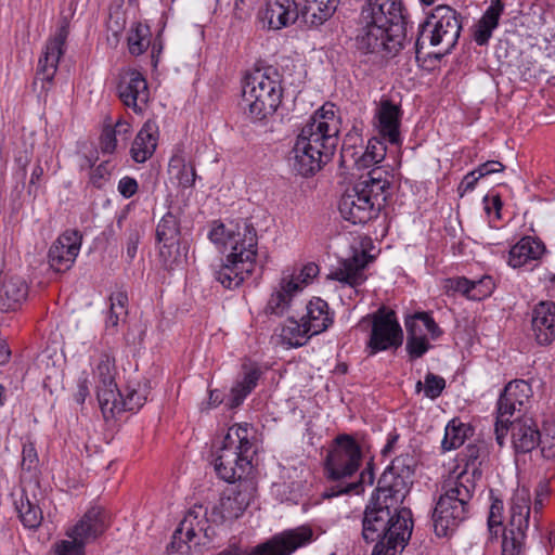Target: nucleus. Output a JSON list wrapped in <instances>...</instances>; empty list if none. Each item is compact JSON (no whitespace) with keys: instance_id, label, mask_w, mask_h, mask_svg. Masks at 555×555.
<instances>
[{"instance_id":"864d4df0","label":"nucleus","mask_w":555,"mask_h":555,"mask_svg":"<svg viewBox=\"0 0 555 555\" xmlns=\"http://www.w3.org/2000/svg\"><path fill=\"white\" fill-rule=\"evenodd\" d=\"M284 274L293 276L295 282L300 284L301 291L305 285L309 284L319 274V267L314 262H309L300 269L298 274L289 273L288 271H284Z\"/></svg>"},{"instance_id":"5fc2aeb1","label":"nucleus","mask_w":555,"mask_h":555,"mask_svg":"<svg viewBox=\"0 0 555 555\" xmlns=\"http://www.w3.org/2000/svg\"><path fill=\"white\" fill-rule=\"evenodd\" d=\"M143 233V228L140 224H134L128 233L126 251L129 260H132L138 251V245L140 243Z\"/></svg>"},{"instance_id":"79ce46f5","label":"nucleus","mask_w":555,"mask_h":555,"mask_svg":"<svg viewBox=\"0 0 555 555\" xmlns=\"http://www.w3.org/2000/svg\"><path fill=\"white\" fill-rule=\"evenodd\" d=\"M150 27L142 23L132 26L128 35V48L132 55H140L146 51L151 43Z\"/></svg>"},{"instance_id":"603ef678","label":"nucleus","mask_w":555,"mask_h":555,"mask_svg":"<svg viewBox=\"0 0 555 555\" xmlns=\"http://www.w3.org/2000/svg\"><path fill=\"white\" fill-rule=\"evenodd\" d=\"M447 294H462L469 299V294H472V281L464 278H450L444 281L443 285Z\"/></svg>"},{"instance_id":"6e6552de","label":"nucleus","mask_w":555,"mask_h":555,"mask_svg":"<svg viewBox=\"0 0 555 555\" xmlns=\"http://www.w3.org/2000/svg\"><path fill=\"white\" fill-rule=\"evenodd\" d=\"M251 447L247 425L230 427L215 459L217 475L227 482L241 480L251 465Z\"/></svg>"},{"instance_id":"13d9d810","label":"nucleus","mask_w":555,"mask_h":555,"mask_svg":"<svg viewBox=\"0 0 555 555\" xmlns=\"http://www.w3.org/2000/svg\"><path fill=\"white\" fill-rule=\"evenodd\" d=\"M257 0H235L234 16L237 20L244 21L248 18L254 10Z\"/></svg>"},{"instance_id":"052dcab7","label":"nucleus","mask_w":555,"mask_h":555,"mask_svg":"<svg viewBox=\"0 0 555 555\" xmlns=\"http://www.w3.org/2000/svg\"><path fill=\"white\" fill-rule=\"evenodd\" d=\"M38 462L37 452L33 444L24 446L22 452V468L30 472Z\"/></svg>"},{"instance_id":"39448f33","label":"nucleus","mask_w":555,"mask_h":555,"mask_svg":"<svg viewBox=\"0 0 555 555\" xmlns=\"http://www.w3.org/2000/svg\"><path fill=\"white\" fill-rule=\"evenodd\" d=\"M225 251H229L225 261L215 272V278L223 287L232 289L238 287L248 278L256 263L257 232L247 221L237 223L235 230L228 231L222 242Z\"/></svg>"},{"instance_id":"bf43d9fd","label":"nucleus","mask_w":555,"mask_h":555,"mask_svg":"<svg viewBox=\"0 0 555 555\" xmlns=\"http://www.w3.org/2000/svg\"><path fill=\"white\" fill-rule=\"evenodd\" d=\"M261 372L258 367H251L247 370L242 379L237 380L242 387H244L249 393L257 386V383L260 378Z\"/></svg>"},{"instance_id":"a19ab883","label":"nucleus","mask_w":555,"mask_h":555,"mask_svg":"<svg viewBox=\"0 0 555 555\" xmlns=\"http://www.w3.org/2000/svg\"><path fill=\"white\" fill-rule=\"evenodd\" d=\"M109 310L105 321L106 330H115L119 321L126 318L128 296L124 292H117L109 297Z\"/></svg>"},{"instance_id":"dca6fc26","label":"nucleus","mask_w":555,"mask_h":555,"mask_svg":"<svg viewBox=\"0 0 555 555\" xmlns=\"http://www.w3.org/2000/svg\"><path fill=\"white\" fill-rule=\"evenodd\" d=\"M181 227L178 214L168 211L156 227V240L162 243L159 256L167 267L179 264L186 257V246L180 241Z\"/></svg>"},{"instance_id":"2f4dec72","label":"nucleus","mask_w":555,"mask_h":555,"mask_svg":"<svg viewBox=\"0 0 555 555\" xmlns=\"http://www.w3.org/2000/svg\"><path fill=\"white\" fill-rule=\"evenodd\" d=\"M306 310L300 321L305 322L313 336L325 332L332 325L333 314L330 312L328 304L322 298L313 297L307 304Z\"/></svg>"},{"instance_id":"3c124183","label":"nucleus","mask_w":555,"mask_h":555,"mask_svg":"<svg viewBox=\"0 0 555 555\" xmlns=\"http://www.w3.org/2000/svg\"><path fill=\"white\" fill-rule=\"evenodd\" d=\"M494 289V282L491 276H483L478 281H472V294L469 299L481 300L492 294Z\"/></svg>"},{"instance_id":"680f3d73","label":"nucleus","mask_w":555,"mask_h":555,"mask_svg":"<svg viewBox=\"0 0 555 555\" xmlns=\"http://www.w3.org/2000/svg\"><path fill=\"white\" fill-rule=\"evenodd\" d=\"M502 511L503 502L495 500L490 507V515L488 518V526L490 531H492L494 527L502 525Z\"/></svg>"},{"instance_id":"393cba45","label":"nucleus","mask_w":555,"mask_h":555,"mask_svg":"<svg viewBox=\"0 0 555 555\" xmlns=\"http://www.w3.org/2000/svg\"><path fill=\"white\" fill-rule=\"evenodd\" d=\"M512 430V442L516 452L527 453L541 442L538 425L530 417H515L511 420L508 429Z\"/></svg>"},{"instance_id":"f03ea898","label":"nucleus","mask_w":555,"mask_h":555,"mask_svg":"<svg viewBox=\"0 0 555 555\" xmlns=\"http://www.w3.org/2000/svg\"><path fill=\"white\" fill-rule=\"evenodd\" d=\"M358 49L393 57L403 48L406 17L401 0H367L359 17Z\"/></svg>"},{"instance_id":"4468645a","label":"nucleus","mask_w":555,"mask_h":555,"mask_svg":"<svg viewBox=\"0 0 555 555\" xmlns=\"http://www.w3.org/2000/svg\"><path fill=\"white\" fill-rule=\"evenodd\" d=\"M416 465L413 454L398 455L380 476L376 490L387 493L395 503L403 502L413 483Z\"/></svg>"},{"instance_id":"c756f323","label":"nucleus","mask_w":555,"mask_h":555,"mask_svg":"<svg viewBox=\"0 0 555 555\" xmlns=\"http://www.w3.org/2000/svg\"><path fill=\"white\" fill-rule=\"evenodd\" d=\"M28 286L23 278L0 272V310H15L26 299Z\"/></svg>"},{"instance_id":"423d86ee","label":"nucleus","mask_w":555,"mask_h":555,"mask_svg":"<svg viewBox=\"0 0 555 555\" xmlns=\"http://www.w3.org/2000/svg\"><path fill=\"white\" fill-rule=\"evenodd\" d=\"M282 80L273 66L257 68L244 78L242 106L253 120H262L276 112L282 102Z\"/></svg>"},{"instance_id":"cd10ccee","label":"nucleus","mask_w":555,"mask_h":555,"mask_svg":"<svg viewBox=\"0 0 555 555\" xmlns=\"http://www.w3.org/2000/svg\"><path fill=\"white\" fill-rule=\"evenodd\" d=\"M356 185L359 186V189H364L365 195L379 212L389 195L390 181L388 179V172L380 168H374L369 171L365 177H362Z\"/></svg>"},{"instance_id":"69168bd1","label":"nucleus","mask_w":555,"mask_h":555,"mask_svg":"<svg viewBox=\"0 0 555 555\" xmlns=\"http://www.w3.org/2000/svg\"><path fill=\"white\" fill-rule=\"evenodd\" d=\"M504 170V165H502L500 162L496 160H488L483 164H481L477 169V173L479 177H485L490 173L501 172Z\"/></svg>"},{"instance_id":"c03bdc74","label":"nucleus","mask_w":555,"mask_h":555,"mask_svg":"<svg viewBox=\"0 0 555 555\" xmlns=\"http://www.w3.org/2000/svg\"><path fill=\"white\" fill-rule=\"evenodd\" d=\"M189 159L180 155L179 153L173 154L170 159V165L175 167H179V172L177 175V179L179 181V185L182 188H192L196 180V170L194 165L191 163L188 165L186 162Z\"/></svg>"},{"instance_id":"6ab92c4d","label":"nucleus","mask_w":555,"mask_h":555,"mask_svg":"<svg viewBox=\"0 0 555 555\" xmlns=\"http://www.w3.org/2000/svg\"><path fill=\"white\" fill-rule=\"evenodd\" d=\"M339 130L340 118L335 105L326 102L309 117L296 139H334L339 135Z\"/></svg>"},{"instance_id":"338daca9","label":"nucleus","mask_w":555,"mask_h":555,"mask_svg":"<svg viewBox=\"0 0 555 555\" xmlns=\"http://www.w3.org/2000/svg\"><path fill=\"white\" fill-rule=\"evenodd\" d=\"M476 173H477V171L474 170L464 177V179L462 180V182L459 185V192H460L461 196H463L464 193L474 190L476 182L480 178L479 175L476 176Z\"/></svg>"},{"instance_id":"412c9836","label":"nucleus","mask_w":555,"mask_h":555,"mask_svg":"<svg viewBox=\"0 0 555 555\" xmlns=\"http://www.w3.org/2000/svg\"><path fill=\"white\" fill-rule=\"evenodd\" d=\"M81 246L78 231H66L57 237L49 249L50 267L56 272H65L72 268Z\"/></svg>"},{"instance_id":"37998d69","label":"nucleus","mask_w":555,"mask_h":555,"mask_svg":"<svg viewBox=\"0 0 555 555\" xmlns=\"http://www.w3.org/2000/svg\"><path fill=\"white\" fill-rule=\"evenodd\" d=\"M98 385L111 386L115 382L116 366L113 353L103 351L95 369Z\"/></svg>"},{"instance_id":"f704fd0d","label":"nucleus","mask_w":555,"mask_h":555,"mask_svg":"<svg viewBox=\"0 0 555 555\" xmlns=\"http://www.w3.org/2000/svg\"><path fill=\"white\" fill-rule=\"evenodd\" d=\"M338 3L339 0H306L300 15L306 24L318 27L335 13Z\"/></svg>"},{"instance_id":"4be33fe9","label":"nucleus","mask_w":555,"mask_h":555,"mask_svg":"<svg viewBox=\"0 0 555 555\" xmlns=\"http://www.w3.org/2000/svg\"><path fill=\"white\" fill-rule=\"evenodd\" d=\"M69 24L66 18L62 21L56 34L48 40L42 56L38 62V74L42 79L51 81L56 73L61 56L64 53L65 42L68 36Z\"/></svg>"},{"instance_id":"774afa93","label":"nucleus","mask_w":555,"mask_h":555,"mask_svg":"<svg viewBox=\"0 0 555 555\" xmlns=\"http://www.w3.org/2000/svg\"><path fill=\"white\" fill-rule=\"evenodd\" d=\"M89 382L87 378H81L77 384V391L74 395L75 401L78 404H82L89 396Z\"/></svg>"},{"instance_id":"f8f14e48","label":"nucleus","mask_w":555,"mask_h":555,"mask_svg":"<svg viewBox=\"0 0 555 555\" xmlns=\"http://www.w3.org/2000/svg\"><path fill=\"white\" fill-rule=\"evenodd\" d=\"M106 526V511L100 506L91 507L68 532L72 541L64 540L57 544L56 555H83L85 545L102 534Z\"/></svg>"},{"instance_id":"e2e57ef3","label":"nucleus","mask_w":555,"mask_h":555,"mask_svg":"<svg viewBox=\"0 0 555 555\" xmlns=\"http://www.w3.org/2000/svg\"><path fill=\"white\" fill-rule=\"evenodd\" d=\"M118 191L125 198H130L138 191V182L134 178L124 177L118 182Z\"/></svg>"},{"instance_id":"0eeeda50","label":"nucleus","mask_w":555,"mask_h":555,"mask_svg":"<svg viewBox=\"0 0 555 555\" xmlns=\"http://www.w3.org/2000/svg\"><path fill=\"white\" fill-rule=\"evenodd\" d=\"M462 30L461 14L449 5H437L426 20L420 24L415 41L418 56L426 44L440 47L436 57L451 53L456 46Z\"/></svg>"},{"instance_id":"de8ad7c7","label":"nucleus","mask_w":555,"mask_h":555,"mask_svg":"<svg viewBox=\"0 0 555 555\" xmlns=\"http://www.w3.org/2000/svg\"><path fill=\"white\" fill-rule=\"evenodd\" d=\"M430 348V344L426 336L406 337L405 349L411 360L422 358Z\"/></svg>"},{"instance_id":"58836bf2","label":"nucleus","mask_w":555,"mask_h":555,"mask_svg":"<svg viewBox=\"0 0 555 555\" xmlns=\"http://www.w3.org/2000/svg\"><path fill=\"white\" fill-rule=\"evenodd\" d=\"M374 479V464L373 460H371L370 462H367L366 467L361 472L358 481L348 483H336L334 486H331L324 491L323 496L331 499L334 496H338L340 494L351 492L359 494L360 492H363V485H373Z\"/></svg>"},{"instance_id":"7ed1b4c3","label":"nucleus","mask_w":555,"mask_h":555,"mask_svg":"<svg viewBox=\"0 0 555 555\" xmlns=\"http://www.w3.org/2000/svg\"><path fill=\"white\" fill-rule=\"evenodd\" d=\"M403 502L390 501L387 493L375 490L362 518V539L375 543L371 555H396L408 544L413 529L412 513Z\"/></svg>"},{"instance_id":"20e7f679","label":"nucleus","mask_w":555,"mask_h":555,"mask_svg":"<svg viewBox=\"0 0 555 555\" xmlns=\"http://www.w3.org/2000/svg\"><path fill=\"white\" fill-rule=\"evenodd\" d=\"M247 488L241 485L238 490L222 495L209 511L202 505H194L173 532L171 547L182 552V544L192 542L199 533L211 540L216 534L211 525L220 526L241 517L251 500V492Z\"/></svg>"},{"instance_id":"9d476101","label":"nucleus","mask_w":555,"mask_h":555,"mask_svg":"<svg viewBox=\"0 0 555 555\" xmlns=\"http://www.w3.org/2000/svg\"><path fill=\"white\" fill-rule=\"evenodd\" d=\"M362 456V449L351 435H338L333 440L325 459L327 479L345 483L344 479L353 476L359 470Z\"/></svg>"},{"instance_id":"f3484780","label":"nucleus","mask_w":555,"mask_h":555,"mask_svg":"<svg viewBox=\"0 0 555 555\" xmlns=\"http://www.w3.org/2000/svg\"><path fill=\"white\" fill-rule=\"evenodd\" d=\"M385 141H344L340 149V167L365 169L382 162L386 155Z\"/></svg>"},{"instance_id":"1a4fd4ad","label":"nucleus","mask_w":555,"mask_h":555,"mask_svg":"<svg viewBox=\"0 0 555 555\" xmlns=\"http://www.w3.org/2000/svg\"><path fill=\"white\" fill-rule=\"evenodd\" d=\"M531 396L532 389L530 384L522 379L509 382L503 389L496 404V421L494 425L495 440L500 447L505 444L511 420L522 417Z\"/></svg>"},{"instance_id":"72a5a7b5","label":"nucleus","mask_w":555,"mask_h":555,"mask_svg":"<svg viewBox=\"0 0 555 555\" xmlns=\"http://www.w3.org/2000/svg\"><path fill=\"white\" fill-rule=\"evenodd\" d=\"M545 251L544 244L534 237L525 236L509 250L508 264L513 268H520L529 260H537Z\"/></svg>"},{"instance_id":"4d7b16f0","label":"nucleus","mask_w":555,"mask_h":555,"mask_svg":"<svg viewBox=\"0 0 555 555\" xmlns=\"http://www.w3.org/2000/svg\"><path fill=\"white\" fill-rule=\"evenodd\" d=\"M249 395V392L242 387L238 383H235V385L231 388L230 393L227 399V405L230 409H235L240 406L244 399Z\"/></svg>"},{"instance_id":"8fccbe9b","label":"nucleus","mask_w":555,"mask_h":555,"mask_svg":"<svg viewBox=\"0 0 555 555\" xmlns=\"http://www.w3.org/2000/svg\"><path fill=\"white\" fill-rule=\"evenodd\" d=\"M130 129L129 122L118 119L113 124V120L108 118L104 122L100 139H116L118 135L128 134Z\"/></svg>"},{"instance_id":"5701e85b","label":"nucleus","mask_w":555,"mask_h":555,"mask_svg":"<svg viewBox=\"0 0 555 555\" xmlns=\"http://www.w3.org/2000/svg\"><path fill=\"white\" fill-rule=\"evenodd\" d=\"M300 11L295 0H267L259 12V18L269 29L279 30L299 17Z\"/></svg>"},{"instance_id":"b1692460","label":"nucleus","mask_w":555,"mask_h":555,"mask_svg":"<svg viewBox=\"0 0 555 555\" xmlns=\"http://www.w3.org/2000/svg\"><path fill=\"white\" fill-rule=\"evenodd\" d=\"M371 260L372 257L366 251H356L351 258L346 259L341 267L333 271L328 276L340 282L343 285L357 288L366 280L364 269Z\"/></svg>"},{"instance_id":"ea45409f","label":"nucleus","mask_w":555,"mask_h":555,"mask_svg":"<svg viewBox=\"0 0 555 555\" xmlns=\"http://www.w3.org/2000/svg\"><path fill=\"white\" fill-rule=\"evenodd\" d=\"M470 431L472 428L468 425L453 418L446 426L444 437L441 442L442 449L450 451L461 447Z\"/></svg>"},{"instance_id":"9b49d317","label":"nucleus","mask_w":555,"mask_h":555,"mask_svg":"<svg viewBox=\"0 0 555 555\" xmlns=\"http://www.w3.org/2000/svg\"><path fill=\"white\" fill-rule=\"evenodd\" d=\"M530 511L529 490L525 487L517 489L511 500L509 521L503 531L502 555H524Z\"/></svg>"},{"instance_id":"bb28decb","label":"nucleus","mask_w":555,"mask_h":555,"mask_svg":"<svg viewBox=\"0 0 555 555\" xmlns=\"http://www.w3.org/2000/svg\"><path fill=\"white\" fill-rule=\"evenodd\" d=\"M401 108L391 100L382 99L374 116V125L383 139H399Z\"/></svg>"},{"instance_id":"f257e3e1","label":"nucleus","mask_w":555,"mask_h":555,"mask_svg":"<svg viewBox=\"0 0 555 555\" xmlns=\"http://www.w3.org/2000/svg\"><path fill=\"white\" fill-rule=\"evenodd\" d=\"M486 448L477 443L467 444L459 454L464 469L454 478L444 482L433 512V525L437 537L451 534L470 513V501L476 490L475 478L481 476L479 469Z\"/></svg>"},{"instance_id":"473e14b6","label":"nucleus","mask_w":555,"mask_h":555,"mask_svg":"<svg viewBox=\"0 0 555 555\" xmlns=\"http://www.w3.org/2000/svg\"><path fill=\"white\" fill-rule=\"evenodd\" d=\"M504 10L503 0H491L490 5L475 26L474 40L478 46H486L489 42L492 31L499 26Z\"/></svg>"},{"instance_id":"aec40b11","label":"nucleus","mask_w":555,"mask_h":555,"mask_svg":"<svg viewBox=\"0 0 555 555\" xmlns=\"http://www.w3.org/2000/svg\"><path fill=\"white\" fill-rule=\"evenodd\" d=\"M117 91L121 102L135 113L142 112L149 101L147 82L137 69H128L121 75Z\"/></svg>"},{"instance_id":"49530a36","label":"nucleus","mask_w":555,"mask_h":555,"mask_svg":"<svg viewBox=\"0 0 555 555\" xmlns=\"http://www.w3.org/2000/svg\"><path fill=\"white\" fill-rule=\"evenodd\" d=\"M147 398V388L146 385L141 387L138 385V388H131L128 390L126 397L122 398V412L124 411H138L141 409Z\"/></svg>"},{"instance_id":"4c0bfd02","label":"nucleus","mask_w":555,"mask_h":555,"mask_svg":"<svg viewBox=\"0 0 555 555\" xmlns=\"http://www.w3.org/2000/svg\"><path fill=\"white\" fill-rule=\"evenodd\" d=\"M405 328L410 336H426V333H428L433 339H436L442 334L430 313L425 311L408 317Z\"/></svg>"},{"instance_id":"09e8293b","label":"nucleus","mask_w":555,"mask_h":555,"mask_svg":"<svg viewBox=\"0 0 555 555\" xmlns=\"http://www.w3.org/2000/svg\"><path fill=\"white\" fill-rule=\"evenodd\" d=\"M155 150L154 141H132L130 154L135 163H144L154 154Z\"/></svg>"},{"instance_id":"0e129e2a","label":"nucleus","mask_w":555,"mask_h":555,"mask_svg":"<svg viewBox=\"0 0 555 555\" xmlns=\"http://www.w3.org/2000/svg\"><path fill=\"white\" fill-rule=\"evenodd\" d=\"M156 137H158V126L154 120L149 119L144 122L135 139H155Z\"/></svg>"},{"instance_id":"e433bc0d","label":"nucleus","mask_w":555,"mask_h":555,"mask_svg":"<svg viewBox=\"0 0 555 555\" xmlns=\"http://www.w3.org/2000/svg\"><path fill=\"white\" fill-rule=\"evenodd\" d=\"M279 336L283 345L288 348H298L306 345L313 335L310 334L304 321L288 318L282 325Z\"/></svg>"},{"instance_id":"2eb2a0df","label":"nucleus","mask_w":555,"mask_h":555,"mask_svg":"<svg viewBox=\"0 0 555 555\" xmlns=\"http://www.w3.org/2000/svg\"><path fill=\"white\" fill-rule=\"evenodd\" d=\"M331 141H296L289 157L292 170L301 177H310L330 162L336 145Z\"/></svg>"},{"instance_id":"6e6d98bb","label":"nucleus","mask_w":555,"mask_h":555,"mask_svg":"<svg viewBox=\"0 0 555 555\" xmlns=\"http://www.w3.org/2000/svg\"><path fill=\"white\" fill-rule=\"evenodd\" d=\"M79 153L83 156L88 167L94 166L99 160L100 152L98 145H95V141H83L79 147Z\"/></svg>"},{"instance_id":"a878e982","label":"nucleus","mask_w":555,"mask_h":555,"mask_svg":"<svg viewBox=\"0 0 555 555\" xmlns=\"http://www.w3.org/2000/svg\"><path fill=\"white\" fill-rule=\"evenodd\" d=\"M532 331L540 345H550L555 338V302L540 301L532 311Z\"/></svg>"},{"instance_id":"7c9ffc66","label":"nucleus","mask_w":555,"mask_h":555,"mask_svg":"<svg viewBox=\"0 0 555 555\" xmlns=\"http://www.w3.org/2000/svg\"><path fill=\"white\" fill-rule=\"evenodd\" d=\"M300 291V284L293 276L284 274L278 291L271 294L264 312L268 315L282 317L291 307L292 296Z\"/></svg>"},{"instance_id":"ddd939ff","label":"nucleus","mask_w":555,"mask_h":555,"mask_svg":"<svg viewBox=\"0 0 555 555\" xmlns=\"http://www.w3.org/2000/svg\"><path fill=\"white\" fill-rule=\"evenodd\" d=\"M365 320H371V333L366 343L369 356L391 348L397 349L402 345L403 332L392 310L387 311L385 308H380L363 318L362 322Z\"/></svg>"},{"instance_id":"a18cd8bd","label":"nucleus","mask_w":555,"mask_h":555,"mask_svg":"<svg viewBox=\"0 0 555 555\" xmlns=\"http://www.w3.org/2000/svg\"><path fill=\"white\" fill-rule=\"evenodd\" d=\"M446 387V380L443 377L434 373H427L425 376L424 384L418 380L415 385V389L420 392L424 389L425 396L429 399L438 398Z\"/></svg>"},{"instance_id":"a211bd4d","label":"nucleus","mask_w":555,"mask_h":555,"mask_svg":"<svg viewBox=\"0 0 555 555\" xmlns=\"http://www.w3.org/2000/svg\"><path fill=\"white\" fill-rule=\"evenodd\" d=\"M363 190L354 184L347 188L339 199L341 217L352 224H364L379 215Z\"/></svg>"},{"instance_id":"c85d7f7f","label":"nucleus","mask_w":555,"mask_h":555,"mask_svg":"<svg viewBox=\"0 0 555 555\" xmlns=\"http://www.w3.org/2000/svg\"><path fill=\"white\" fill-rule=\"evenodd\" d=\"M35 488H38L37 483L23 488L20 499L14 503L23 526L28 529H37L43 519Z\"/></svg>"},{"instance_id":"c9c22d12","label":"nucleus","mask_w":555,"mask_h":555,"mask_svg":"<svg viewBox=\"0 0 555 555\" xmlns=\"http://www.w3.org/2000/svg\"><path fill=\"white\" fill-rule=\"evenodd\" d=\"M96 397L105 418L114 417L115 414L122 412L124 396L116 383H111V386L96 385Z\"/></svg>"}]
</instances>
